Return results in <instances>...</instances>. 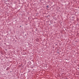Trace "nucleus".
I'll use <instances>...</instances> for the list:
<instances>
[{
	"instance_id": "nucleus-1",
	"label": "nucleus",
	"mask_w": 79,
	"mask_h": 79,
	"mask_svg": "<svg viewBox=\"0 0 79 79\" xmlns=\"http://www.w3.org/2000/svg\"><path fill=\"white\" fill-rule=\"evenodd\" d=\"M47 8H48V6H47Z\"/></svg>"
}]
</instances>
